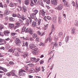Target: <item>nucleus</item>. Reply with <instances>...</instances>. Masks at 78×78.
<instances>
[{
    "label": "nucleus",
    "mask_w": 78,
    "mask_h": 78,
    "mask_svg": "<svg viewBox=\"0 0 78 78\" xmlns=\"http://www.w3.org/2000/svg\"><path fill=\"white\" fill-rule=\"evenodd\" d=\"M46 18L47 19H48V20H51V18L50 17V16H47Z\"/></svg>",
    "instance_id": "obj_48"
},
{
    "label": "nucleus",
    "mask_w": 78,
    "mask_h": 78,
    "mask_svg": "<svg viewBox=\"0 0 78 78\" xmlns=\"http://www.w3.org/2000/svg\"><path fill=\"white\" fill-rule=\"evenodd\" d=\"M50 0H46V3L48 4V5L49 4H50Z\"/></svg>",
    "instance_id": "obj_51"
},
{
    "label": "nucleus",
    "mask_w": 78,
    "mask_h": 78,
    "mask_svg": "<svg viewBox=\"0 0 78 78\" xmlns=\"http://www.w3.org/2000/svg\"><path fill=\"white\" fill-rule=\"evenodd\" d=\"M41 20L39 19L38 21V25H40L41 24Z\"/></svg>",
    "instance_id": "obj_50"
},
{
    "label": "nucleus",
    "mask_w": 78,
    "mask_h": 78,
    "mask_svg": "<svg viewBox=\"0 0 78 78\" xmlns=\"http://www.w3.org/2000/svg\"><path fill=\"white\" fill-rule=\"evenodd\" d=\"M34 38L33 37H31L29 38L30 41H34Z\"/></svg>",
    "instance_id": "obj_46"
},
{
    "label": "nucleus",
    "mask_w": 78,
    "mask_h": 78,
    "mask_svg": "<svg viewBox=\"0 0 78 78\" xmlns=\"http://www.w3.org/2000/svg\"><path fill=\"white\" fill-rule=\"evenodd\" d=\"M16 34V33H12L11 34V35H12V36H15Z\"/></svg>",
    "instance_id": "obj_63"
},
{
    "label": "nucleus",
    "mask_w": 78,
    "mask_h": 78,
    "mask_svg": "<svg viewBox=\"0 0 78 78\" xmlns=\"http://www.w3.org/2000/svg\"><path fill=\"white\" fill-rule=\"evenodd\" d=\"M38 13V10L37 9H35L34 10V13H33V14H34V15H36Z\"/></svg>",
    "instance_id": "obj_29"
},
{
    "label": "nucleus",
    "mask_w": 78,
    "mask_h": 78,
    "mask_svg": "<svg viewBox=\"0 0 78 78\" xmlns=\"http://www.w3.org/2000/svg\"><path fill=\"white\" fill-rule=\"evenodd\" d=\"M6 75H7V76H10V75H11V72L10 73H7L6 74Z\"/></svg>",
    "instance_id": "obj_58"
},
{
    "label": "nucleus",
    "mask_w": 78,
    "mask_h": 78,
    "mask_svg": "<svg viewBox=\"0 0 78 78\" xmlns=\"http://www.w3.org/2000/svg\"><path fill=\"white\" fill-rule=\"evenodd\" d=\"M26 24L28 26L29 25V23H30V21H29V20L28 19L26 20Z\"/></svg>",
    "instance_id": "obj_42"
},
{
    "label": "nucleus",
    "mask_w": 78,
    "mask_h": 78,
    "mask_svg": "<svg viewBox=\"0 0 78 78\" xmlns=\"http://www.w3.org/2000/svg\"><path fill=\"white\" fill-rule=\"evenodd\" d=\"M40 13H41V14L42 16H45L46 12L45 11V10L44 9H42L40 11Z\"/></svg>",
    "instance_id": "obj_7"
},
{
    "label": "nucleus",
    "mask_w": 78,
    "mask_h": 78,
    "mask_svg": "<svg viewBox=\"0 0 78 78\" xmlns=\"http://www.w3.org/2000/svg\"><path fill=\"white\" fill-rule=\"evenodd\" d=\"M30 0H25L24 1V3L26 5H29L30 4Z\"/></svg>",
    "instance_id": "obj_10"
},
{
    "label": "nucleus",
    "mask_w": 78,
    "mask_h": 78,
    "mask_svg": "<svg viewBox=\"0 0 78 78\" xmlns=\"http://www.w3.org/2000/svg\"><path fill=\"white\" fill-rule=\"evenodd\" d=\"M58 35L60 37H62L63 36V33L62 32H60L58 33Z\"/></svg>",
    "instance_id": "obj_39"
},
{
    "label": "nucleus",
    "mask_w": 78,
    "mask_h": 78,
    "mask_svg": "<svg viewBox=\"0 0 78 78\" xmlns=\"http://www.w3.org/2000/svg\"><path fill=\"white\" fill-rule=\"evenodd\" d=\"M23 46H26L27 48L28 47V43L27 42H26L25 43V41H23Z\"/></svg>",
    "instance_id": "obj_14"
},
{
    "label": "nucleus",
    "mask_w": 78,
    "mask_h": 78,
    "mask_svg": "<svg viewBox=\"0 0 78 78\" xmlns=\"http://www.w3.org/2000/svg\"><path fill=\"white\" fill-rule=\"evenodd\" d=\"M30 59H31L32 61V62L33 63H34L35 62H39V60H40V58H37V61H36V59L35 58H30Z\"/></svg>",
    "instance_id": "obj_6"
},
{
    "label": "nucleus",
    "mask_w": 78,
    "mask_h": 78,
    "mask_svg": "<svg viewBox=\"0 0 78 78\" xmlns=\"http://www.w3.org/2000/svg\"><path fill=\"white\" fill-rule=\"evenodd\" d=\"M9 28L12 29L14 28V24H11L9 23Z\"/></svg>",
    "instance_id": "obj_19"
},
{
    "label": "nucleus",
    "mask_w": 78,
    "mask_h": 78,
    "mask_svg": "<svg viewBox=\"0 0 78 78\" xmlns=\"http://www.w3.org/2000/svg\"><path fill=\"white\" fill-rule=\"evenodd\" d=\"M21 18L22 20H26V19H27L26 18V16H24L23 15H22Z\"/></svg>",
    "instance_id": "obj_28"
},
{
    "label": "nucleus",
    "mask_w": 78,
    "mask_h": 78,
    "mask_svg": "<svg viewBox=\"0 0 78 78\" xmlns=\"http://www.w3.org/2000/svg\"><path fill=\"white\" fill-rule=\"evenodd\" d=\"M16 27L19 28L20 27V23L17 22L16 23Z\"/></svg>",
    "instance_id": "obj_43"
},
{
    "label": "nucleus",
    "mask_w": 78,
    "mask_h": 78,
    "mask_svg": "<svg viewBox=\"0 0 78 78\" xmlns=\"http://www.w3.org/2000/svg\"><path fill=\"white\" fill-rule=\"evenodd\" d=\"M23 12H27V8L26 7H23Z\"/></svg>",
    "instance_id": "obj_25"
},
{
    "label": "nucleus",
    "mask_w": 78,
    "mask_h": 78,
    "mask_svg": "<svg viewBox=\"0 0 78 78\" xmlns=\"http://www.w3.org/2000/svg\"><path fill=\"white\" fill-rule=\"evenodd\" d=\"M54 52V51L52 50V51H50V52H49V54H50L51 53H53Z\"/></svg>",
    "instance_id": "obj_64"
},
{
    "label": "nucleus",
    "mask_w": 78,
    "mask_h": 78,
    "mask_svg": "<svg viewBox=\"0 0 78 78\" xmlns=\"http://www.w3.org/2000/svg\"><path fill=\"white\" fill-rule=\"evenodd\" d=\"M16 49V48H11L9 50V51H10V52H12V53H14L15 50Z\"/></svg>",
    "instance_id": "obj_21"
},
{
    "label": "nucleus",
    "mask_w": 78,
    "mask_h": 78,
    "mask_svg": "<svg viewBox=\"0 0 78 78\" xmlns=\"http://www.w3.org/2000/svg\"><path fill=\"white\" fill-rule=\"evenodd\" d=\"M51 3L53 5H56L58 3V0H51Z\"/></svg>",
    "instance_id": "obj_8"
},
{
    "label": "nucleus",
    "mask_w": 78,
    "mask_h": 78,
    "mask_svg": "<svg viewBox=\"0 0 78 78\" xmlns=\"http://www.w3.org/2000/svg\"><path fill=\"white\" fill-rule=\"evenodd\" d=\"M32 62V60L31 59L30 60H29L28 58H26V63H29L30 62Z\"/></svg>",
    "instance_id": "obj_30"
},
{
    "label": "nucleus",
    "mask_w": 78,
    "mask_h": 78,
    "mask_svg": "<svg viewBox=\"0 0 78 78\" xmlns=\"http://www.w3.org/2000/svg\"><path fill=\"white\" fill-rule=\"evenodd\" d=\"M37 33L38 34H39V35H40V36L41 35V32H40V31H39V30H38L37 31Z\"/></svg>",
    "instance_id": "obj_56"
},
{
    "label": "nucleus",
    "mask_w": 78,
    "mask_h": 78,
    "mask_svg": "<svg viewBox=\"0 0 78 78\" xmlns=\"http://www.w3.org/2000/svg\"><path fill=\"white\" fill-rule=\"evenodd\" d=\"M69 38H70V37L69 36L66 37V38L65 41L67 43L68 42V41H69Z\"/></svg>",
    "instance_id": "obj_33"
},
{
    "label": "nucleus",
    "mask_w": 78,
    "mask_h": 78,
    "mask_svg": "<svg viewBox=\"0 0 78 78\" xmlns=\"http://www.w3.org/2000/svg\"><path fill=\"white\" fill-rule=\"evenodd\" d=\"M20 72H26V71H25V70L23 69H20Z\"/></svg>",
    "instance_id": "obj_57"
},
{
    "label": "nucleus",
    "mask_w": 78,
    "mask_h": 78,
    "mask_svg": "<svg viewBox=\"0 0 78 78\" xmlns=\"http://www.w3.org/2000/svg\"><path fill=\"white\" fill-rule=\"evenodd\" d=\"M58 20L59 24H61L62 23V19L61 16L59 17Z\"/></svg>",
    "instance_id": "obj_24"
},
{
    "label": "nucleus",
    "mask_w": 78,
    "mask_h": 78,
    "mask_svg": "<svg viewBox=\"0 0 78 78\" xmlns=\"http://www.w3.org/2000/svg\"><path fill=\"white\" fill-rule=\"evenodd\" d=\"M26 30V27L25 26H23L22 28V32H21V34H23V32H24Z\"/></svg>",
    "instance_id": "obj_27"
},
{
    "label": "nucleus",
    "mask_w": 78,
    "mask_h": 78,
    "mask_svg": "<svg viewBox=\"0 0 78 78\" xmlns=\"http://www.w3.org/2000/svg\"><path fill=\"white\" fill-rule=\"evenodd\" d=\"M40 62L41 64H42L44 62V61L43 60H41Z\"/></svg>",
    "instance_id": "obj_61"
},
{
    "label": "nucleus",
    "mask_w": 78,
    "mask_h": 78,
    "mask_svg": "<svg viewBox=\"0 0 78 78\" xmlns=\"http://www.w3.org/2000/svg\"><path fill=\"white\" fill-rule=\"evenodd\" d=\"M36 70L35 71L36 73H38L39 72H40V67H35Z\"/></svg>",
    "instance_id": "obj_13"
},
{
    "label": "nucleus",
    "mask_w": 78,
    "mask_h": 78,
    "mask_svg": "<svg viewBox=\"0 0 78 78\" xmlns=\"http://www.w3.org/2000/svg\"><path fill=\"white\" fill-rule=\"evenodd\" d=\"M34 14L32 13L30 14V17H29L28 18L30 21V23L31 24L32 22V19H34Z\"/></svg>",
    "instance_id": "obj_2"
},
{
    "label": "nucleus",
    "mask_w": 78,
    "mask_h": 78,
    "mask_svg": "<svg viewBox=\"0 0 78 78\" xmlns=\"http://www.w3.org/2000/svg\"><path fill=\"white\" fill-rule=\"evenodd\" d=\"M32 52L34 55H37L38 53H39V49L37 48H34L32 50Z\"/></svg>",
    "instance_id": "obj_1"
},
{
    "label": "nucleus",
    "mask_w": 78,
    "mask_h": 78,
    "mask_svg": "<svg viewBox=\"0 0 78 78\" xmlns=\"http://www.w3.org/2000/svg\"><path fill=\"white\" fill-rule=\"evenodd\" d=\"M63 6L62 4H61L58 5L57 7L55 8V9L58 11H61L63 8Z\"/></svg>",
    "instance_id": "obj_3"
},
{
    "label": "nucleus",
    "mask_w": 78,
    "mask_h": 78,
    "mask_svg": "<svg viewBox=\"0 0 78 78\" xmlns=\"http://www.w3.org/2000/svg\"><path fill=\"white\" fill-rule=\"evenodd\" d=\"M66 0H62L63 2H64V5L65 6H68V2H66Z\"/></svg>",
    "instance_id": "obj_23"
},
{
    "label": "nucleus",
    "mask_w": 78,
    "mask_h": 78,
    "mask_svg": "<svg viewBox=\"0 0 78 78\" xmlns=\"http://www.w3.org/2000/svg\"><path fill=\"white\" fill-rule=\"evenodd\" d=\"M34 5V3L33 2V0H30V4L31 6H33Z\"/></svg>",
    "instance_id": "obj_40"
},
{
    "label": "nucleus",
    "mask_w": 78,
    "mask_h": 78,
    "mask_svg": "<svg viewBox=\"0 0 78 78\" xmlns=\"http://www.w3.org/2000/svg\"><path fill=\"white\" fill-rule=\"evenodd\" d=\"M72 4L73 6H75V3L74 1L72 2Z\"/></svg>",
    "instance_id": "obj_54"
},
{
    "label": "nucleus",
    "mask_w": 78,
    "mask_h": 78,
    "mask_svg": "<svg viewBox=\"0 0 78 78\" xmlns=\"http://www.w3.org/2000/svg\"><path fill=\"white\" fill-rule=\"evenodd\" d=\"M51 30L52 31H55V26L54 24H52L51 26Z\"/></svg>",
    "instance_id": "obj_34"
},
{
    "label": "nucleus",
    "mask_w": 78,
    "mask_h": 78,
    "mask_svg": "<svg viewBox=\"0 0 78 78\" xmlns=\"http://www.w3.org/2000/svg\"><path fill=\"white\" fill-rule=\"evenodd\" d=\"M2 29H3V25L1 24V27H0V30H2Z\"/></svg>",
    "instance_id": "obj_60"
},
{
    "label": "nucleus",
    "mask_w": 78,
    "mask_h": 78,
    "mask_svg": "<svg viewBox=\"0 0 78 78\" xmlns=\"http://www.w3.org/2000/svg\"><path fill=\"white\" fill-rule=\"evenodd\" d=\"M53 22L54 23H56V17H54L53 18Z\"/></svg>",
    "instance_id": "obj_36"
},
{
    "label": "nucleus",
    "mask_w": 78,
    "mask_h": 78,
    "mask_svg": "<svg viewBox=\"0 0 78 78\" xmlns=\"http://www.w3.org/2000/svg\"><path fill=\"white\" fill-rule=\"evenodd\" d=\"M15 42L17 45H20L22 44V41L18 38H16L15 40Z\"/></svg>",
    "instance_id": "obj_4"
},
{
    "label": "nucleus",
    "mask_w": 78,
    "mask_h": 78,
    "mask_svg": "<svg viewBox=\"0 0 78 78\" xmlns=\"http://www.w3.org/2000/svg\"><path fill=\"white\" fill-rule=\"evenodd\" d=\"M9 20L10 22H13L15 20V19L12 17H10L9 18Z\"/></svg>",
    "instance_id": "obj_31"
},
{
    "label": "nucleus",
    "mask_w": 78,
    "mask_h": 78,
    "mask_svg": "<svg viewBox=\"0 0 78 78\" xmlns=\"http://www.w3.org/2000/svg\"><path fill=\"white\" fill-rule=\"evenodd\" d=\"M71 30H72V33L73 34H75V28L73 27L71 29Z\"/></svg>",
    "instance_id": "obj_32"
},
{
    "label": "nucleus",
    "mask_w": 78,
    "mask_h": 78,
    "mask_svg": "<svg viewBox=\"0 0 78 78\" xmlns=\"http://www.w3.org/2000/svg\"><path fill=\"white\" fill-rule=\"evenodd\" d=\"M51 39L50 37H48L47 38L45 41V43H47L48 42H50V41H51Z\"/></svg>",
    "instance_id": "obj_18"
},
{
    "label": "nucleus",
    "mask_w": 78,
    "mask_h": 78,
    "mask_svg": "<svg viewBox=\"0 0 78 78\" xmlns=\"http://www.w3.org/2000/svg\"><path fill=\"white\" fill-rule=\"evenodd\" d=\"M22 38L24 40H26L27 41H28V40H29V39L28 37H26L25 38L24 37H23Z\"/></svg>",
    "instance_id": "obj_44"
},
{
    "label": "nucleus",
    "mask_w": 78,
    "mask_h": 78,
    "mask_svg": "<svg viewBox=\"0 0 78 78\" xmlns=\"http://www.w3.org/2000/svg\"><path fill=\"white\" fill-rule=\"evenodd\" d=\"M17 16L16 17H17L18 18H21V15H20V14L18 13L16 14Z\"/></svg>",
    "instance_id": "obj_45"
},
{
    "label": "nucleus",
    "mask_w": 78,
    "mask_h": 78,
    "mask_svg": "<svg viewBox=\"0 0 78 78\" xmlns=\"http://www.w3.org/2000/svg\"><path fill=\"white\" fill-rule=\"evenodd\" d=\"M25 33H29L30 34H31V35H32L33 33H32V29L31 28H27L26 29L25 31Z\"/></svg>",
    "instance_id": "obj_5"
},
{
    "label": "nucleus",
    "mask_w": 78,
    "mask_h": 78,
    "mask_svg": "<svg viewBox=\"0 0 78 78\" xmlns=\"http://www.w3.org/2000/svg\"><path fill=\"white\" fill-rule=\"evenodd\" d=\"M9 5V6L12 8H13V7H14V5H13V4L12 3H10Z\"/></svg>",
    "instance_id": "obj_47"
},
{
    "label": "nucleus",
    "mask_w": 78,
    "mask_h": 78,
    "mask_svg": "<svg viewBox=\"0 0 78 78\" xmlns=\"http://www.w3.org/2000/svg\"><path fill=\"white\" fill-rule=\"evenodd\" d=\"M0 70H3L4 72H8V70H7V69L5 68H3L2 67H0Z\"/></svg>",
    "instance_id": "obj_20"
},
{
    "label": "nucleus",
    "mask_w": 78,
    "mask_h": 78,
    "mask_svg": "<svg viewBox=\"0 0 78 78\" xmlns=\"http://www.w3.org/2000/svg\"><path fill=\"white\" fill-rule=\"evenodd\" d=\"M9 13H10V12L8 11V9H6L5 11L4 15H5V16H7V15H8Z\"/></svg>",
    "instance_id": "obj_16"
},
{
    "label": "nucleus",
    "mask_w": 78,
    "mask_h": 78,
    "mask_svg": "<svg viewBox=\"0 0 78 78\" xmlns=\"http://www.w3.org/2000/svg\"><path fill=\"white\" fill-rule=\"evenodd\" d=\"M30 49L33 50V49H34V48H36V46L34 45V44H31L30 45Z\"/></svg>",
    "instance_id": "obj_9"
},
{
    "label": "nucleus",
    "mask_w": 78,
    "mask_h": 78,
    "mask_svg": "<svg viewBox=\"0 0 78 78\" xmlns=\"http://www.w3.org/2000/svg\"><path fill=\"white\" fill-rule=\"evenodd\" d=\"M16 50H18V51H19V52H21V49L19 48H17L16 49Z\"/></svg>",
    "instance_id": "obj_62"
},
{
    "label": "nucleus",
    "mask_w": 78,
    "mask_h": 78,
    "mask_svg": "<svg viewBox=\"0 0 78 78\" xmlns=\"http://www.w3.org/2000/svg\"><path fill=\"white\" fill-rule=\"evenodd\" d=\"M19 76H24L25 75V73L20 71L19 72Z\"/></svg>",
    "instance_id": "obj_22"
},
{
    "label": "nucleus",
    "mask_w": 78,
    "mask_h": 78,
    "mask_svg": "<svg viewBox=\"0 0 78 78\" xmlns=\"http://www.w3.org/2000/svg\"><path fill=\"white\" fill-rule=\"evenodd\" d=\"M39 45L40 46H41V45L42 46H44V43L42 42H41L39 44Z\"/></svg>",
    "instance_id": "obj_49"
},
{
    "label": "nucleus",
    "mask_w": 78,
    "mask_h": 78,
    "mask_svg": "<svg viewBox=\"0 0 78 78\" xmlns=\"http://www.w3.org/2000/svg\"><path fill=\"white\" fill-rule=\"evenodd\" d=\"M54 47H57L58 46V43L56 42H55L54 44Z\"/></svg>",
    "instance_id": "obj_38"
},
{
    "label": "nucleus",
    "mask_w": 78,
    "mask_h": 78,
    "mask_svg": "<svg viewBox=\"0 0 78 78\" xmlns=\"http://www.w3.org/2000/svg\"><path fill=\"white\" fill-rule=\"evenodd\" d=\"M34 71H35V69H34V68H31L30 69V73H34Z\"/></svg>",
    "instance_id": "obj_26"
},
{
    "label": "nucleus",
    "mask_w": 78,
    "mask_h": 78,
    "mask_svg": "<svg viewBox=\"0 0 78 78\" xmlns=\"http://www.w3.org/2000/svg\"><path fill=\"white\" fill-rule=\"evenodd\" d=\"M9 64H10V65H13L14 64V62L12 61H10L9 62Z\"/></svg>",
    "instance_id": "obj_52"
},
{
    "label": "nucleus",
    "mask_w": 78,
    "mask_h": 78,
    "mask_svg": "<svg viewBox=\"0 0 78 78\" xmlns=\"http://www.w3.org/2000/svg\"><path fill=\"white\" fill-rule=\"evenodd\" d=\"M12 16L14 17H17V14L13 13L12 14Z\"/></svg>",
    "instance_id": "obj_53"
},
{
    "label": "nucleus",
    "mask_w": 78,
    "mask_h": 78,
    "mask_svg": "<svg viewBox=\"0 0 78 78\" xmlns=\"http://www.w3.org/2000/svg\"><path fill=\"white\" fill-rule=\"evenodd\" d=\"M25 67L26 71H27L28 70V66H25Z\"/></svg>",
    "instance_id": "obj_55"
},
{
    "label": "nucleus",
    "mask_w": 78,
    "mask_h": 78,
    "mask_svg": "<svg viewBox=\"0 0 78 78\" xmlns=\"http://www.w3.org/2000/svg\"><path fill=\"white\" fill-rule=\"evenodd\" d=\"M11 73V75L12 76H16V72H15V70H13L10 72Z\"/></svg>",
    "instance_id": "obj_17"
},
{
    "label": "nucleus",
    "mask_w": 78,
    "mask_h": 78,
    "mask_svg": "<svg viewBox=\"0 0 78 78\" xmlns=\"http://www.w3.org/2000/svg\"><path fill=\"white\" fill-rule=\"evenodd\" d=\"M14 55L16 56H19L20 55L18 52H15L14 53Z\"/></svg>",
    "instance_id": "obj_37"
},
{
    "label": "nucleus",
    "mask_w": 78,
    "mask_h": 78,
    "mask_svg": "<svg viewBox=\"0 0 78 78\" xmlns=\"http://www.w3.org/2000/svg\"><path fill=\"white\" fill-rule=\"evenodd\" d=\"M37 34H34L32 35V37H33L34 39L36 38V37H37Z\"/></svg>",
    "instance_id": "obj_35"
},
{
    "label": "nucleus",
    "mask_w": 78,
    "mask_h": 78,
    "mask_svg": "<svg viewBox=\"0 0 78 78\" xmlns=\"http://www.w3.org/2000/svg\"><path fill=\"white\" fill-rule=\"evenodd\" d=\"M4 8L6 9H7V8H8V7L7 5L6 4H5L4 5Z\"/></svg>",
    "instance_id": "obj_59"
},
{
    "label": "nucleus",
    "mask_w": 78,
    "mask_h": 78,
    "mask_svg": "<svg viewBox=\"0 0 78 78\" xmlns=\"http://www.w3.org/2000/svg\"><path fill=\"white\" fill-rule=\"evenodd\" d=\"M37 25V22L35 21H33L32 23V26L33 27H36Z\"/></svg>",
    "instance_id": "obj_15"
},
{
    "label": "nucleus",
    "mask_w": 78,
    "mask_h": 78,
    "mask_svg": "<svg viewBox=\"0 0 78 78\" xmlns=\"http://www.w3.org/2000/svg\"><path fill=\"white\" fill-rule=\"evenodd\" d=\"M28 53L27 52H24L23 54L21 56L23 58H25L26 56H28Z\"/></svg>",
    "instance_id": "obj_12"
},
{
    "label": "nucleus",
    "mask_w": 78,
    "mask_h": 78,
    "mask_svg": "<svg viewBox=\"0 0 78 78\" xmlns=\"http://www.w3.org/2000/svg\"><path fill=\"white\" fill-rule=\"evenodd\" d=\"M75 25L76 26V27H78V21L77 20H76L75 22L74 23Z\"/></svg>",
    "instance_id": "obj_41"
},
{
    "label": "nucleus",
    "mask_w": 78,
    "mask_h": 78,
    "mask_svg": "<svg viewBox=\"0 0 78 78\" xmlns=\"http://www.w3.org/2000/svg\"><path fill=\"white\" fill-rule=\"evenodd\" d=\"M4 35L6 36H9V34L10 32L8 30H5L4 32Z\"/></svg>",
    "instance_id": "obj_11"
}]
</instances>
